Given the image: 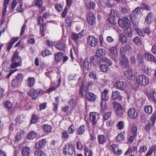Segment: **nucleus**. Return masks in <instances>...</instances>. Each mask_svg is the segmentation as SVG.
Here are the masks:
<instances>
[{
    "label": "nucleus",
    "mask_w": 156,
    "mask_h": 156,
    "mask_svg": "<svg viewBox=\"0 0 156 156\" xmlns=\"http://www.w3.org/2000/svg\"><path fill=\"white\" fill-rule=\"evenodd\" d=\"M89 88L88 84L85 85L82 84L80 90V94L81 97L84 96V93L86 94V99L89 101H94L96 99V96L93 93L88 92L87 91Z\"/></svg>",
    "instance_id": "f257e3e1"
},
{
    "label": "nucleus",
    "mask_w": 156,
    "mask_h": 156,
    "mask_svg": "<svg viewBox=\"0 0 156 156\" xmlns=\"http://www.w3.org/2000/svg\"><path fill=\"white\" fill-rule=\"evenodd\" d=\"M17 4L18 6L16 8V10L18 12H23L24 9V8L23 5V0H13L11 6L9 7L10 11L12 12Z\"/></svg>",
    "instance_id": "f03ea898"
},
{
    "label": "nucleus",
    "mask_w": 156,
    "mask_h": 156,
    "mask_svg": "<svg viewBox=\"0 0 156 156\" xmlns=\"http://www.w3.org/2000/svg\"><path fill=\"white\" fill-rule=\"evenodd\" d=\"M18 55V52L17 51H16L14 52L12 59V63L11 65V67L12 69L20 66L21 65V59Z\"/></svg>",
    "instance_id": "7ed1b4c3"
},
{
    "label": "nucleus",
    "mask_w": 156,
    "mask_h": 156,
    "mask_svg": "<svg viewBox=\"0 0 156 156\" xmlns=\"http://www.w3.org/2000/svg\"><path fill=\"white\" fill-rule=\"evenodd\" d=\"M65 156H74V148L70 144H67L65 145L63 151Z\"/></svg>",
    "instance_id": "20e7f679"
},
{
    "label": "nucleus",
    "mask_w": 156,
    "mask_h": 156,
    "mask_svg": "<svg viewBox=\"0 0 156 156\" xmlns=\"http://www.w3.org/2000/svg\"><path fill=\"white\" fill-rule=\"evenodd\" d=\"M95 60L93 57H91L89 59L88 58L85 59L83 62L82 68L84 70H88L91 68V63H94Z\"/></svg>",
    "instance_id": "39448f33"
},
{
    "label": "nucleus",
    "mask_w": 156,
    "mask_h": 156,
    "mask_svg": "<svg viewBox=\"0 0 156 156\" xmlns=\"http://www.w3.org/2000/svg\"><path fill=\"white\" fill-rule=\"evenodd\" d=\"M87 42L88 44L92 47H96L98 44L97 39L94 36H89L87 38Z\"/></svg>",
    "instance_id": "423d86ee"
},
{
    "label": "nucleus",
    "mask_w": 156,
    "mask_h": 156,
    "mask_svg": "<svg viewBox=\"0 0 156 156\" xmlns=\"http://www.w3.org/2000/svg\"><path fill=\"white\" fill-rule=\"evenodd\" d=\"M130 23V21L127 17H124L122 19H119L118 21L119 26L122 28H125L127 25Z\"/></svg>",
    "instance_id": "0eeeda50"
},
{
    "label": "nucleus",
    "mask_w": 156,
    "mask_h": 156,
    "mask_svg": "<svg viewBox=\"0 0 156 156\" xmlns=\"http://www.w3.org/2000/svg\"><path fill=\"white\" fill-rule=\"evenodd\" d=\"M66 41V39L65 37L62 38L59 42L55 44V48L59 50H64L66 47L65 44Z\"/></svg>",
    "instance_id": "6e6552de"
},
{
    "label": "nucleus",
    "mask_w": 156,
    "mask_h": 156,
    "mask_svg": "<svg viewBox=\"0 0 156 156\" xmlns=\"http://www.w3.org/2000/svg\"><path fill=\"white\" fill-rule=\"evenodd\" d=\"M99 114L98 113L92 112L90 113V119L93 125H95L98 119L99 118Z\"/></svg>",
    "instance_id": "1a4fd4ad"
},
{
    "label": "nucleus",
    "mask_w": 156,
    "mask_h": 156,
    "mask_svg": "<svg viewBox=\"0 0 156 156\" xmlns=\"http://www.w3.org/2000/svg\"><path fill=\"white\" fill-rule=\"evenodd\" d=\"M127 113L129 116L133 119H136L137 118L138 115L137 112L133 108L129 109L127 111Z\"/></svg>",
    "instance_id": "9d476101"
},
{
    "label": "nucleus",
    "mask_w": 156,
    "mask_h": 156,
    "mask_svg": "<svg viewBox=\"0 0 156 156\" xmlns=\"http://www.w3.org/2000/svg\"><path fill=\"white\" fill-rule=\"evenodd\" d=\"M87 20L89 24L93 25L95 23V18L94 14L89 12L87 15Z\"/></svg>",
    "instance_id": "9b49d317"
},
{
    "label": "nucleus",
    "mask_w": 156,
    "mask_h": 156,
    "mask_svg": "<svg viewBox=\"0 0 156 156\" xmlns=\"http://www.w3.org/2000/svg\"><path fill=\"white\" fill-rule=\"evenodd\" d=\"M125 76L127 79L133 80L135 78V74L132 69H129L124 71V72Z\"/></svg>",
    "instance_id": "f8f14e48"
},
{
    "label": "nucleus",
    "mask_w": 156,
    "mask_h": 156,
    "mask_svg": "<svg viewBox=\"0 0 156 156\" xmlns=\"http://www.w3.org/2000/svg\"><path fill=\"white\" fill-rule=\"evenodd\" d=\"M111 98L112 100H117L119 101H121L122 100V97L120 94L119 91H113L112 93Z\"/></svg>",
    "instance_id": "ddd939ff"
},
{
    "label": "nucleus",
    "mask_w": 156,
    "mask_h": 156,
    "mask_svg": "<svg viewBox=\"0 0 156 156\" xmlns=\"http://www.w3.org/2000/svg\"><path fill=\"white\" fill-rule=\"evenodd\" d=\"M47 141L46 139H41L35 143V147L36 149H41L44 147Z\"/></svg>",
    "instance_id": "4468645a"
},
{
    "label": "nucleus",
    "mask_w": 156,
    "mask_h": 156,
    "mask_svg": "<svg viewBox=\"0 0 156 156\" xmlns=\"http://www.w3.org/2000/svg\"><path fill=\"white\" fill-rule=\"evenodd\" d=\"M114 86L118 89L123 90L126 88V83L122 81H118L115 83Z\"/></svg>",
    "instance_id": "2eb2a0df"
},
{
    "label": "nucleus",
    "mask_w": 156,
    "mask_h": 156,
    "mask_svg": "<svg viewBox=\"0 0 156 156\" xmlns=\"http://www.w3.org/2000/svg\"><path fill=\"white\" fill-rule=\"evenodd\" d=\"M31 150L27 146L23 147L21 149V153L22 156H30Z\"/></svg>",
    "instance_id": "dca6fc26"
},
{
    "label": "nucleus",
    "mask_w": 156,
    "mask_h": 156,
    "mask_svg": "<svg viewBox=\"0 0 156 156\" xmlns=\"http://www.w3.org/2000/svg\"><path fill=\"white\" fill-rule=\"evenodd\" d=\"M149 99L156 102V92L153 91H150L146 94Z\"/></svg>",
    "instance_id": "f3484780"
},
{
    "label": "nucleus",
    "mask_w": 156,
    "mask_h": 156,
    "mask_svg": "<svg viewBox=\"0 0 156 156\" xmlns=\"http://www.w3.org/2000/svg\"><path fill=\"white\" fill-rule=\"evenodd\" d=\"M153 14L152 13H149L145 18L144 23L145 24L148 25L151 23L153 20Z\"/></svg>",
    "instance_id": "a211bd4d"
},
{
    "label": "nucleus",
    "mask_w": 156,
    "mask_h": 156,
    "mask_svg": "<svg viewBox=\"0 0 156 156\" xmlns=\"http://www.w3.org/2000/svg\"><path fill=\"white\" fill-rule=\"evenodd\" d=\"M61 82V80L59 79V83L57 86L55 85V82H53L52 84L51 85L49 88L47 90L46 92L48 93H50L51 92L54 91L56 89L60 86V83Z\"/></svg>",
    "instance_id": "6ab92c4d"
},
{
    "label": "nucleus",
    "mask_w": 156,
    "mask_h": 156,
    "mask_svg": "<svg viewBox=\"0 0 156 156\" xmlns=\"http://www.w3.org/2000/svg\"><path fill=\"white\" fill-rule=\"evenodd\" d=\"M84 32L85 31L83 30L78 34L73 33L72 35V38L75 41H76L80 37L84 35Z\"/></svg>",
    "instance_id": "aec40b11"
},
{
    "label": "nucleus",
    "mask_w": 156,
    "mask_h": 156,
    "mask_svg": "<svg viewBox=\"0 0 156 156\" xmlns=\"http://www.w3.org/2000/svg\"><path fill=\"white\" fill-rule=\"evenodd\" d=\"M86 6L88 9H94L96 6L95 3L91 0H85Z\"/></svg>",
    "instance_id": "412c9836"
},
{
    "label": "nucleus",
    "mask_w": 156,
    "mask_h": 156,
    "mask_svg": "<svg viewBox=\"0 0 156 156\" xmlns=\"http://www.w3.org/2000/svg\"><path fill=\"white\" fill-rule=\"evenodd\" d=\"M37 91L36 90L31 89L28 92V94L32 97L33 99L36 100L38 97Z\"/></svg>",
    "instance_id": "4be33fe9"
},
{
    "label": "nucleus",
    "mask_w": 156,
    "mask_h": 156,
    "mask_svg": "<svg viewBox=\"0 0 156 156\" xmlns=\"http://www.w3.org/2000/svg\"><path fill=\"white\" fill-rule=\"evenodd\" d=\"M12 103L9 100L5 101L4 102V107L8 111H9L12 108Z\"/></svg>",
    "instance_id": "5701e85b"
},
{
    "label": "nucleus",
    "mask_w": 156,
    "mask_h": 156,
    "mask_svg": "<svg viewBox=\"0 0 156 156\" xmlns=\"http://www.w3.org/2000/svg\"><path fill=\"white\" fill-rule=\"evenodd\" d=\"M113 107L115 109V112L117 113L118 116L119 115L120 116L119 114V111L122 108V107L121 105L117 102H115L113 103Z\"/></svg>",
    "instance_id": "b1692460"
},
{
    "label": "nucleus",
    "mask_w": 156,
    "mask_h": 156,
    "mask_svg": "<svg viewBox=\"0 0 156 156\" xmlns=\"http://www.w3.org/2000/svg\"><path fill=\"white\" fill-rule=\"evenodd\" d=\"M154 71V69H151L148 66H145L144 69V72L148 76H151L153 75Z\"/></svg>",
    "instance_id": "393cba45"
},
{
    "label": "nucleus",
    "mask_w": 156,
    "mask_h": 156,
    "mask_svg": "<svg viewBox=\"0 0 156 156\" xmlns=\"http://www.w3.org/2000/svg\"><path fill=\"white\" fill-rule=\"evenodd\" d=\"M145 57L146 59L156 64V59L152 54L150 53H146Z\"/></svg>",
    "instance_id": "a878e982"
},
{
    "label": "nucleus",
    "mask_w": 156,
    "mask_h": 156,
    "mask_svg": "<svg viewBox=\"0 0 156 156\" xmlns=\"http://www.w3.org/2000/svg\"><path fill=\"white\" fill-rule=\"evenodd\" d=\"M101 99L102 101H107L108 99V90L105 89L101 93Z\"/></svg>",
    "instance_id": "bb28decb"
},
{
    "label": "nucleus",
    "mask_w": 156,
    "mask_h": 156,
    "mask_svg": "<svg viewBox=\"0 0 156 156\" xmlns=\"http://www.w3.org/2000/svg\"><path fill=\"white\" fill-rule=\"evenodd\" d=\"M130 46L129 44H126L123 47H121L120 49V53L121 55L124 54V53L127 51L131 50Z\"/></svg>",
    "instance_id": "cd10ccee"
},
{
    "label": "nucleus",
    "mask_w": 156,
    "mask_h": 156,
    "mask_svg": "<svg viewBox=\"0 0 156 156\" xmlns=\"http://www.w3.org/2000/svg\"><path fill=\"white\" fill-rule=\"evenodd\" d=\"M106 51L104 49H98L96 52V56L98 58H101L105 54Z\"/></svg>",
    "instance_id": "c85d7f7f"
},
{
    "label": "nucleus",
    "mask_w": 156,
    "mask_h": 156,
    "mask_svg": "<svg viewBox=\"0 0 156 156\" xmlns=\"http://www.w3.org/2000/svg\"><path fill=\"white\" fill-rule=\"evenodd\" d=\"M35 80L34 78L30 77L27 80V85L29 87H32L35 84Z\"/></svg>",
    "instance_id": "c756f323"
},
{
    "label": "nucleus",
    "mask_w": 156,
    "mask_h": 156,
    "mask_svg": "<svg viewBox=\"0 0 156 156\" xmlns=\"http://www.w3.org/2000/svg\"><path fill=\"white\" fill-rule=\"evenodd\" d=\"M98 143L100 144H103L106 141V138L103 135H98Z\"/></svg>",
    "instance_id": "7c9ffc66"
},
{
    "label": "nucleus",
    "mask_w": 156,
    "mask_h": 156,
    "mask_svg": "<svg viewBox=\"0 0 156 156\" xmlns=\"http://www.w3.org/2000/svg\"><path fill=\"white\" fill-rule=\"evenodd\" d=\"M63 57L62 53L61 52H58L55 54V60L56 62H60Z\"/></svg>",
    "instance_id": "2f4dec72"
},
{
    "label": "nucleus",
    "mask_w": 156,
    "mask_h": 156,
    "mask_svg": "<svg viewBox=\"0 0 156 156\" xmlns=\"http://www.w3.org/2000/svg\"><path fill=\"white\" fill-rule=\"evenodd\" d=\"M121 57L122 59L120 61L121 64L123 66H127L129 62L128 59L126 57L125 54L122 55Z\"/></svg>",
    "instance_id": "473e14b6"
},
{
    "label": "nucleus",
    "mask_w": 156,
    "mask_h": 156,
    "mask_svg": "<svg viewBox=\"0 0 156 156\" xmlns=\"http://www.w3.org/2000/svg\"><path fill=\"white\" fill-rule=\"evenodd\" d=\"M37 133L34 131L30 132L27 136L28 139L33 140L35 139L37 136Z\"/></svg>",
    "instance_id": "72a5a7b5"
},
{
    "label": "nucleus",
    "mask_w": 156,
    "mask_h": 156,
    "mask_svg": "<svg viewBox=\"0 0 156 156\" xmlns=\"http://www.w3.org/2000/svg\"><path fill=\"white\" fill-rule=\"evenodd\" d=\"M25 135V132L24 130H20L19 134H17L15 136V139L17 140H20Z\"/></svg>",
    "instance_id": "f704fd0d"
},
{
    "label": "nucleus",
    "mask_w": 156,
    "mask_h": 156,
    "mask_svg": "<svg viewBox=\"0 0 156 156\" xmlns=\"http://www.w3.org/2000/svg\"><path fill=\"white\" fill-rule=\"evenodd\" d=\"M42 128L44 131L48 133L51 132L52 127L49 125L44 124L42 126Z\"/></svg>",
    "instance_id": "c9c22d12"
},
{
    "label": "nucleus",
    "mask_w": 156,
    "mask_h": 156,
    "mask_svg": "<svg viewBox=\"0 0 156 156\" xmlns=\"http://www.w3.org/2000/svg\"><path fill=\"white\" fill-rule=\"evenodd\" d=\"M69 104L70 105L72 109L71 112L75 108L76 105V102L75 100L71 98L69 102Z\"/></svg>",
    "instance_id": "e433bc0d"
},
{
    "label": "nucleus",
    "mask_w": 156,
    "mask_h": 156,
    "mask_svg": "<svg viewBox=\"0 0 156 156\" xmlns=\"http://www.w3.org/2000/svg\"><path fill=\"white\" fill-rule=\"evenodd\" d=\"M141 79L142 81H143V86H145L147 85L149 82V78L146 76L141 75Z\"/></svg>",
    "instance_id": "4c0bfd02"
},
{
    "label": "nucleus",
    "mask_w": 156,
    "mask_h": 156,
    "mask_svg": "<svg viewBox=\"0 0 156 156\" xmlns=\"http://www.w3.org/2000/svg\"><path fill=\"white\" fill-rule=\"evenodd\" d=\"M118 49V46L117 45L115 47H111L109 49V51L112 54L116 56V55H118V53L117 52Z\"/></svg>",
    "instance_id": "58836bf2"
},
{
    "label": "nucleus",
    "mask_w": 156,
    "mask_h": 156,
    "mask_svg": "<svg viewBox=\"0 0 156 156\" xmlns=\"http://www.w3.org/2000/svg\"><path fill=\"white\" fill-rule=\"evenodd\" d=\"M34 155L35 156H46L43 151L39 149L35 151Z\"/></svg>",
    "instance_id": "ea45409f"
},
{
    "label": "nucleus",
    "mask_w": 156,
    "mask_h": 156,
    "mask_svg": "<svg viewBox=\"0 0 156 156\" xmlns=\"http://www.w3.org/2000/svg\"><path fill=\"white\" fill-rule=\"evenodd\" d=\"M132 30L130 27L127 28L124 31L125 35L128 37H131L132 36Z\"/></svg>",
    "instance_id": "a19ab883"
},
{
    "label": "nucleus",
    "mask_w": 156,
    "mask_h": 156,
    "mask_svg": "<svg viewBox=\"0 0 156 156\" xmlns=\"http://www.w3.org/2000/svg\"><path fill=\"white\" fill-rule=\"evenodd\" d=\"M141 8L138 7L133 11V14H134V18L137 17V16L141 13Z\"/></svg>",
    "instance_id": "79ce46f5"
},
{
    "label": "nucleus",
    "mask_w": 156,
    "mask_h": 156,
    "mask_svg": "<svg viewBox=\"0 0 156 156\" xmlns=\"http://www.w3.org/2000/svg\"><path fill=\"white\" fill-rule=\"evenodd\" d=\"M17 123H21L24 121V118L23 115L18 116L15 119Z\"/></svg>",
    "instance_id": "37998d69"
},
{
    "label": "nucleus",
    "mask_w": 156,
    "mask_h": 156,
    "mask_svg": "<svg viewBox=\"0 0 156 156\" xmlns=\"http://www.w3.org/2000/svg\"><path fill=\"white\" fill-rule=\"evenodd\" d=\"M119 40L122 44L126 43L127 42L126 37L123 34L119 35Z\"/></svg>",
    "instance_id": "c03bdc74"
},
{
    "label": "nucleus",
    "mask_w": 156,
    "mask_h": 156,
    "mask_svg": "<svg viewBox=\"0 0 156 156\" xmlns=\"http://www.w3.org/2000/svg\"><path fill=\"white\" fill-rule=\"evenodd\" d=\"M137 58L139 65L140 66L143 65V58L142 55L140 53L137 54Z\"/></svg>",
    "instance_id": "a18cd8bd"
},
{
    "label": "nucleus",
    "mask_w": 156,
    "mask_h": 156,
    "mask_svg": "<svg viewBox=\"0 0 156 156\" xmlns=\"http://www.w3.org/2000/svg\"><path fill=\"white\" fill-rule=\"evenodd\" d=\"M23 75L20 73L16 76L15 79L20 83L23 81Z\"/></svg>",
    "instance_id": "49530a36"
},
{
    "label": "nucleus",
    "mask_w": 156,
    "mask_h": 156,
    "mask_svg": "<svg viewBox=\"0 0 156 156\" xmlns=\"http://www.w3.org/2000/svg\"><path fill=\"white\" fill-rule=\"evenodd\" d=\"M133 41L135 44L137 45L141 44L142 43L141 40L138 37H135L133 39Z\"/></svg>",
    "instance_id": "de8ad7c7"
},
{
    "label": "nucleus",
    "mask_w": 156,
    "mask_h": 156,
    "mask_svg": "<svg viewBox=\"0 0 156 156\" xmlns=\"http://www.w3.org/2000/svg\"><path fill=\"white\" fill-rule=\"evenodd\" d=\"M89 76L90 78L95 80L97 79L96 73L95 71L90 72L89 73Z\"/></svg>",
    "instance_id": "09e8293b"
},
{
    "label": "nucleus",
    "mask_w": 156,
    "mask_h": 156,
    "mask_svg": "<svg viewBox=\"0 0 156 156\" xmlns=\"http://www.w3.org/2000/svg\"><path fill=\"white\" fill-rule=\"evenodd\" d=\"M125 135V133L124 132H122L120 133L119 134L116 138V140L117 141L122 140L124 138Z\"/></svg>",
    "instance_id": "8fccbe9b"
},
{
    "label": "nucleus",
    "mask_w": 156,
    "mask_h": 156,
    "mask_svg": "<svg viewBox=\"0 0 156 156\" xmlns=\"http://www.w3.org/2000/svg\"><path fill=\"white\" fill-rule=\"evenodd\" d=\"M85 131V126L84 125L81 126L77 129L78 133L79 135H81L84 133Z\"/></svg>",
    "instance_id": "3c124183"
},
{
    "label": "nucleus",
    "mask_w": 156,
    "mask_h": 156,
    "mask_svg": "<svg viewBox=\"0 0 156 156\" xmlns=\"http://www.w3.org/2000/svg\"><path fill=\"white\" fill-rule=\"evenodd\" d=\"M117 126L119 130H122L124 128L125 126L124 122L122 121L119 122L117 123Z\"/></svg>",
    "instance_id": "603ef678"
},
{
    "label": "nucleus",
    "mask_w": 156,
    "mask_h": 156,
    "mask_svg": "<svg viewBox=\"0 0 156 156\" xmlns=\"http://www.w3.org/2000/svg\"><path fill=\"white\" fill-rule=\"evenodd\" d=\"M144 111L146 113L151 114L152 112V108L151 106H147L144 107Z\"/></svg>",
    "instance_id": "864d4df0"
},
{
    "label": "nucleus",
    "mask_w": 156,
    "mask_h": 156,
    "mask_svg": "<svg viewBox=\"0 0 156 156\" xmlns=\"http://www.w3.org/2000/svg\"><path fill=\"white\" fill-rule=\"evenodd\" d=\"M136 82L137 84L141 86H143V81H142V80L141 75L137 76L136 79Z\"/></svg>",
    "instance_id": "5fc2aeb1"
},
{
    "label": "nucleus",
    "mask_w": 156,
    "mask_h": 156,
    "mask_svg": "<svg viewBox=\"0 0 156 156\" xmlns=\"http://www.w3.org/2000/svg\"><path fill=\"white\" fill-rule=\"evenodd\" d=\"M100 68L101 71L102 72H105L108 69V67L107 65H101L100 66Z\"/></svg>",
    "instance_id": "6e6d98bb"
},
{
    "label": "nucleus",
    "mask_w": 156,
    "mask_h": 156,
    "mask_svg": "<svg viewBox=\"0 0 156 156\" xmlns=\"http://www.w3.org/2000/svg\"><path fill=\"white\" fill-rule=\"evenodd\" d=\"M20 83L16 79H13L11 82V85L13 87H17Z\"/></svg>",
    "instance_id": "4d7b16f0"
},
{
    "label": "nucleus",
    "mask_w": 156,
    "mask_h": 156,
    "mask_svg": "<svg viewBox=\"0 0 156 156\" xmlns=\"http://www.w3.org/2000/svg\"><path fill=\"white\" fill-rule=\"evenodd\" d=\"M38 119V117L36 114H33L30 123H34L36 122Z\"/></svg>",
    "instance_id": "13d9d810"
},
{
    "label": "nucleus",
    "mask_w": 156,
    "mask_h": 156,
    "mask_svg": "<svg viewBox=\"0 0 156 156\" xmlns=\"http://www.w3.org/2000/svg\"><path fill=\"white\" fill-rule=\"evenodd\" d=\"M44 0H36L35 2V5L37 6L39 8H41L42 4L43 1Z\"/></svg>",
    "instance_id": "bf43d9fd"
},
{
    "label": "nucleus",
    "mask_w": 156,
    "mask_h": 156,
    "mask_svg": "<svg viewBox=\"0 0 156 156\" xmlns=\"http://www.w3.org/2000/svg\"><path fill=\"white\" fill-rule=\"evenodd\" d=\"M75 130L74 126L73 124L70 125L68 129V133L69 134L73 133Z\"/></svg>",
    "instance_id": "052dcab7"
},
{
    "label": "nucleus",
    "mask_w": 156,
    "mask_h": 156,
    "mask_svg": "<svg viewBox=\"0 0 156 156\" xmlns=\"http://www.w3.org/2000/svg\"><path fill=\"white\" fill-rule=\"evenodd\" d=\"M111 115V112H105L104 114L103 119L106 120L110 117Z\"/></svg>",
    "instance_id": "680f3d73"
},
{
    "label": "nucleus",
    "mask_w": 156,
    "mask_h": 156,
    "mask_svg": "<svg viewBox=\"0 0 156 156\" xmlns=\"http://www.w3.org/2000/svg\"><path fill=\"white\" fill-rule=\"evenodd\" d=\"M137 130V129L136 126H133L132 127L131 129V132L134 137H136V136Z\"/></svg>",
    "instance_id": "e2e57ef3"
},
{
    "label": "nucleus",
    "mask_w": 156,
    "mask_h": 156,
    "mask_svg": "<svg viewBox=\"0 0 156 156\" xmlns=\"http://www.w3.org/2000/svg\"><path fill=\"white\" fill-rule=\"evenodd\" d=\"M115 17L111 16L108 18V21L112 24H115Z\"/></svg>",
    "instance_id": "0e129e2a"
},
{
    "label": "nucleus",
    "mask_w": 156,
    "mask_h": 156,
    "mask_svg": "<svg viewBox=\"0 0 156 156\" xmlns=\"http://www.w3.org/2000/svg\"><path fill=\"white\" fill-rule=\"evenodd\" d=\"M136 31L137 33L141 37H144V31H143L141 29L139 28L136 29Z\"/></svg>",
    "instance_id": "69168bd1"
},
{
    "label": "nucleus",
    "mask_w": 156,
    "mask_h": 156,
    "mask_svg": "<svg viewBox=\"0 0 156 156\" xmlns=\"http://www.w3.org/2000/svg\"><path fill=\"white\" fill-rule=\"evenodd\" d=\"M78 77V76L76 74H70L69 76V80H76Z\"/></svg>",
    "instance_id": "338daca9"
},
{
    "label": "nucleus",
    "mask_w": 156,
    "mask_h": 156,
    "mask_svg": "<svg viewBox=\"0 0 156 156\" xmlns=\"http://www.w3.org/2000/svg\"><path fill=\"white\" fill-rule=\"evenodd\" d=\"M102 59L103 61L106 63L108 64L109 66H111L112 65V63L111 61L109 59L107 58L103 57Z\"/></svg>",
    "instance_id": "774afa93"
}]
</instances>
